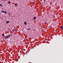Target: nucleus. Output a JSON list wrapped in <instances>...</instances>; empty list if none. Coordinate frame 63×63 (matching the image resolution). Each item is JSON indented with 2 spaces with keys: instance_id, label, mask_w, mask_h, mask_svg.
Listing matches in <instances>:
<instances>
[{
  "instance_id": "4468645a",
  "label": "nucleus",
  "mask_w": 63,
  "mask_h": 63,
  "mask_svg": "<svg viewBox=\"0 0 63 63\" xmlns=\"http://www.w3.org/2000/svg\"><path fill=\"white\" fill-rule=\"evenodd\" d=\"M44 3H45V0H44Z\"/></svg>"
},
{
  "instance_id": "423d86ee",
  "label": "nucleus",
  "mask_w": 63,
  "mask_h": 63,
  "mask_svg": "<svg viewBox=\"0 0 63 63\" xmlns=\"http://www.w3.org/2000/svg\"><path fill=\"white\" fill-rule=\"evenodd\" d=\"M2 12L3 13H4V10H2Z\"/></svg>"
},
{
  "instance_id": "39448f33",
  "label": "nucleus",
  "mask_w": 63,
  "mask_h": 63,
  "mask_svg": "<svg viewBox=\"0 0 63 63\" xmlns=\"http://www.w3.org/2000/svg\"><path fill=\"white\" fill-rule=\"evenodd\" d=\"M63 26H62L61 27V29H63Z\"/></svg>"
},
{
  "instance_id": "ddd939ff",
  "label": "nucleus",
  "mask_w": 63,
  "mask_h": 63,
  "mask_svg": "<svg viewBox=\"0 0 63 63\" xmlns=\"http://www.w3.org/2000/svg\"><path fill=\"white\" fill-rule=\"evenodd\" d=\"M8 3L9 4H10V3H11V1H9Z\"/></svg>"
},
{
  "instance_id": "f8f14e48",
  "label": "nucleus",
  "mask_w": 63,
  "mask_h": 63,
  "mask_svg": "<svg viewBox=\"0 0 63 63\" xmlns=\"http://www.w3.org/2000/svg\"><path fill=\"white\" fill-rule=\"evenodd\" d=\"M0 5L1 6V7H2L3 6L1 4H0Z\"/></svg>"
},
{
  "instance_id": "1a4fd4ad",
  "label": "nucleus",
  "mask_w": 63,
  "mask_h": 63,
  "mask_svg": "<svg viewBox=\"0 0 63 63\" xmlns=\"http://www.w3.org/2000/svg\"><path fill=\"white\" fill-rule=\"evenodd\" d=\"M12 31H13L14 30H15V29H14L12 30Z\"/></svg>"
},
{
  "instance_id": "9d476101",
  "label": "nucleus",
  "mask_w": 63,
  "mask_h": 63,
  "mask_svg": "<svg viewBox=\"0 0 63 63\" xmlns=\"http://www.w3.org/2000/svg\"><path fill=\"white\" fill-rule=\"evenodd\" d=\"M17 3H16L15 4V6H17Z\"/></svg>"
},
{
  "instance_id": "0eeeda50",
  "label": "nucleus",
  "mask_w": 63,
  "mask_h": 63,
  "mask_svg": "<svg viewBox=\"0 0 63 63\" xmlns=\"http://www.w3.org/2000/svg\"><path fill=\"white\" fill-rule=\"evenodd\" d=\"M2 36H5V34L3 33H2Z\"/></svg>"
},
{
  "instance_id": "20e7f679",
  "label": "nucleus",
  "mask_w": 63,
  "mask_h": 63,
  "mask_svg": "<svg viewBox=\"0 0 63 63\" xmlns=\"http://www.w3.org/2000/svg\"><path fill=\"white\" fill-rule=\"evenodd\" d=\"M24 23L25 25H26L27 24V23H26L25 22H24Z\"/></svg>"
},
{
  "instance_id": "7ed1b4c3",
  "label": "nucleus",
  "mask_w": 63,
  "mask_h": 63,
  "mask_svg": "<svg viewBox=\"0 0 63 63\" xmlns=\"http://www.w3.org/2000/svg\"><path fill=\"white\" fill-rule=\"evenodd\" d=\"M6 24H8V23H9V21H6Z\"/></svg>"
},
{
  "instance_id": "f3484780",
  "label": "nucleus",
  "mask_w": 63,
  "mask_h": 63,
  "mask_svg": "<svg viewBox=\"0 0 63 63\" xmlns=\"http://www.w3.org/2000/svg\"><path fill=\"white\" fill-rule=\"evenodd\" d=\"M9 15H10V14L9 13H8Z\"/></svg>"
},
{
  "instance_id": "f03ea898",
  "label": "nucleus",
  "mask_w": 63,
  "mask_h": 63,
  "mask_svg": "<svg viewBox=\"0 0 63 63\" xmlns=\"http://www.w3.org/2000/svg\"><path fill=\"white\" fill-rule=\"evenodd\" d=\"M33 19H34V20H36V17H34L33 18Z\"/></svg>"
},
{
  "instance_id": "6e6552de",
  "label": "nucleus",
  "mask_w": 63,
  "mask_h": 63,
  "mask_svg": "<svg viewBox=\"0 0 63 63\" xmlns=\"http://www.w3.org/2000/svg\"><path fill=\"white\" fill-rule=\"evenodd\" d=\"M31 29L30 28H29L27 29V30L29 31V30H30Z\"/></svg>"
},
{
  "instance_id": "dca6fc26",
  "label": "nucleus",
  "mask_w": 63,
  "mask_h": 63,
  "mask_svg": "<svg viewBox=\"0 0 63 63\" xmlns=\"http://www.w3.org/2000/svg\"><path fill=\"white\" fill-rule=\"evenodd\" d=\"M33 2H34V3H35V0Z\"/></svg>"
},
{
  "instance_id": "2eb2a0df",
  "label": "nucleus",
  "mask_w": 63,
  "mask_h": 63,
  "mask_svg": "<svg viewBox=\"0 0 63 63\" xmlns=\"http://www.w3.org/2000/svg\"><path fill=\"white\" fill-rule=\"evenodd\" d=\"M33 4H34V5H35V2H34V3H33Z\"/></svg>"
},
{
  "instance_id": "f257e3e1",
  "label": "nucleus",
  "mask_w": 63,
  "mask_h": 63,
  "mask_svg": "<svg viewBox=\"0 0 63 63\" xmlns=\"http://www.w3.org/2000/svg\"><path fill=\"white\" fill-rule=\"evenodd\" d=\"M10 37V35H7L5 37V39H7L8 38H9Z\"/></svg>"
},
{
  "instance_id": "9b49d317",
  "label": "nucleus",
  "mask_w": 63,
  "mask_h": 63,
  "mask_svg": "<svg viewBox=\"0 0 63 63\" xmlns=\"http://www.w3.org/2000/svg\"><path fill=\"white\" fill-rule=\"evenodd\" d=\"M4 14H6V13H7V12L6 11H5L4 12Z\"/></svg>"
}]
</instances>
